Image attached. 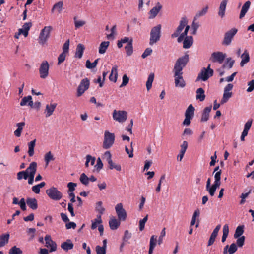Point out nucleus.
<instances>
[{"mask_svg": "<svg viewBox=\"0 0 254 254\" xmlns=\"http://www.w3.org/2000/svg\"><path fill=\"white\" fill-rule=\"evenodd\" d=\"M189 61V55L179 58L175 64L173 70L174 77V83L176 87L184 88L186 86V82L183 77V69Z\"/></svg>", "mask_w": 254, "mask_h": 254, "instance_id": "obj_1", "label": "nucleus"}, {"mask_svg": "<svg viewBox=\"0 0 254 254\" xmlns=\"http://www.w3.org/2000/svg\"><path fill=\"white\" fill-rule=\"evenodd\" d=\"M188 21L186 18H183L180 21L176 31L171 35L172 38L178 37L177 41L179 43L181 42L184 38L187 35L190 29V26L187 24Z\"/></svg>", "mask_w": 254, "mask_h": 254, "instance_id": "obj_2", "label": "nucleus"}, {"mask_svg": "<svg viewBox=\"0 0 254 254\" xmlns=\"http://www.w3.org/2000/svg\"><path fill=\"white\" fill-rule=\"evenodd\" d=\"M53 30L51 26H45L41 30L38 37V43L41 45H44L47 42L50 37V33Z\"/></svg>", "mask_w": 254, "mask_h": 254, "instance_id": "obj_3", "label": "nucleus"}, {"mask_svg": "<svg viewBox=\"0 0 254 254\" xmlns=\"http://www.w3.org/2000/svg\"><path fill=\"white\" fill-rule=\"evenodd\" d=\"M161 26L160 24H159L151 29L149 40L150 45H153L160 40L161 37Z\"/></svg>", "mask_w": 254, "mask_h": 254, "instance_id": "obj_4", "label": "nucleus"}, {"mask_svg": "<svg viewBox=\"0 0 254 254\" xmlns=\"http://www.w3.org/2000/svg\"><path fill=\"white\" fill-rule=\"evenodd\" d=\"M213 74V70L210 68V64H209L207 68H203L200 73L198 74L196 81L202 80L205 81L208 79L212 76Z\"/></svg>", "mask_w": 254, "mask_h": 254, "instance_id": "obj_5", "label": "nucleus"}, {"mask_svg": "<svg viewBox=\"0 0 254 254\" xmlns=\"http://www.w3.org/2000/svg\"><path fill=\"white\" fill-rule=\"evenodd\" d=\"M115 139V134L108 130L105 131L103 147L107 149L112 146Z\"/></svg>", "mask_w": 254, "mask_h": 254, "instance_id": "obj_6", "label": "nucleus"}, {"mask_svg": "<svg viewBox=\"0 0 254 254\" xmlns=\"http://www.w3.org/2000/svg\"><path fill=\"white\" fill-rule=\"evenodd\" d=\"M238 32L237 29L233 28L225 33L222 44L224 46H229L231 44L232 40Z\"/></svg>", "mask_w": 254, "mask_h": 254, "instance_id": "obj_7", "label": "nucleus"}, {"mask_svg": "<svg viewBox=\"0 0 254 254\" xmlns=\"http://www.w3.org/2000/svg\"><path fill=\"white\" fill-rule=\"evenodd\" d=\"M46 192L47 195L51 199L54 200H59L63 197L62 192L60 191L57 188L54 187H52L49 189H47Z\"/></svg>", "mask_w": 254, "mask_h": 254, "instance_id": "obj_8", "label": "nucleus"}, {"mask_svg": "<svg viewBox=\"0 0 254 254\" xmlns=\"http://www.w3.org/2000/svg\"><path fill=\"white\" fill-rule=\"evenodd\" d=\"M50 65L48 62L44 60L40 64L39 72L40 77L42 79L46 78L49 75Z\"/></svg>", "mask_w": 254, "mask_h": 254, "instance_id": "obj_9", "label": "nucleus"}, {"mask_svg": "<svg viewBox=\"0 0 254 254\" xmlns=\"http://www.w3.org/2000/svg\"><path fill=\"white\" fill-rule=\"evenodd\" d=\"M113 118L119 123H124L127 118V113L125 111L114 110L113 112Z\"/></svg>", "mask_w": 254, "mask_h": 254, "instance_id": "obj_10", "label": "nucleus"}, {"mask_svg": "<svg viewBox=\"0 0 254 254\" xmlns=\"http://www.w3.org/2000/svg\"><path fill=\"white\" fill-rule=\"evenodd\" d=\"M233 85L231 83L228 84L224 88L223 97L220 101V104L223 105L226 103L232 96V92L231 91L233 89Z\"/></svg>", "mask_w": 254, "mask_h": 254, "instance_id": "obj_11", "label": "nucleus"}, {"mask_svg": "<svg viewBox=\"0 0 254 254\" xmlns=\"http://www.w3.org/2000/svg\"><path fill=\"white\" fill-rule=\"evenodd\" d=\"M89 85L90 81L87 78L82 79L77 88V96H81L89 88Z\"/></svg>", "mask_w": 254, "mask_h": 254, "instance_id": "obj_12", "label": "nucleus"}, {"mask_svg": "<svg viewBox=\"0 0 254 254\" xmlns=\"http://www.w3.org/2000/svg\"><path fill=\"white\" fill-rule=\"evenodd\" d=\"M226 57V54L222 52H215L212 53L209 60L213 63L222 64Z\"/></svg>", "mask_w": 254, "mask_h": 254, "instance_id": "obj_13", "label": "nucleus"}, {"mask_svg": "<svg viewBox=\"0 0 254 254\" xmlns=\"http://www.w3.org/2000/svg\"><path fill=\"white\" fill-rule=\"evenodd\" d=\"M115 208L119 220L125 221L127 218V212L124 209L122 203H118Z\"/></svg>", "mask_w": 254, "mask_h": 254, "instance_id": "obj_14", "label": "nucleus"}, {"mask_svg": "<svg viewBox=\"0 0 254 254\" xmlns=\"http://www.w3.org/2000/svg\"><path fill=\"white\" fill-rule=\"evenodd\" d=\"M45 241V247L50 249V252H55L57 250V245L56 243L52 240L49 235H46L44 238Z\"/></svg>", "mask_w": 254, "mask_h": 254, "instance_id": "obj_15", "label": "nucleus"}, {"mask_svg": "<svg viewBox=\"0 0 254 254\" xmlns=\"http://www.w3.org/2000/svg\"><path fill=\"white\" fill-rule=\"evenodd\" d=\"M57 105V103H50V104L46 105L44 112L46 117H49L53 114Z\"/></svg>", "mask_w": 254, "mask_h": 254, "instance_id": "obj_16", "label": "nucleus"}, {"mask_svg": "<svg viewBox=\"0 0 254 254\" xmlns=\"http://www.w3.org/2000/svg\"><path fill=\"white\" fill-rule=\"evenodd\" d=\"M37 164L35 162H31L29 167L26 169V172L29 176H35L37 170Z\"/></svg>", "mask_w": 254, "mask_h": 254, "instance_id": "obj_17", "label": "nucleus"}, {"mask_svg": "<svg viewBox=\"0 0 254 254\" xmlns=\"http://www.w3.org/2000/svg\"><path fill=\"white\" fill-rule=\"evenodd\" d=\"M32 26V23L30 22L25 23L22 27L18 29L19 32L24 36L25 37H27L28 32L31 27Z\"/></svg>", "mask_w": 254, "mask_h": 254, "instance_id": "obj_18", "label": "nucleus"}, {"mask_svg": "<svg viewBox=\"0 0 254 254\" xmlns=\"http://www.w3.org/2000/svg\"><path fill=\"white\" fill-rule=\"evenodd\" d=\"M183 41V48L185 49H188L190 48L193 42V39L192 36H187L184 38Z\"/></svg>", "mask_w": 254, "mask_h": 254, "instance_id": "obj_19", "label": "nucleus"}, {"mask_svg": "<svg viewBox=\"0 0 254 254\" xmlns=\"http://www.w3.org/2000/svg\"><path fill=\"white\" fill-rule=\"evenodd\" d=\"M118 77V66H114L111 69V72L109 76V80L115 83L117 81Z\"/></svg>", "mask_w": 254, "mask_h": 254, "instance_id": "obj_20", "label": "nucleus"}, {"mask_svg": "<svg viewBox=\"0 0 254 254\" xmlns=\"http://www.w3.org/2000/svg\"><path fill=\"white\" fill-rule=\"evenodd\" d=\"M212 107L210 106L204 108L202 114L201 118V122H206L208 120L209 118V114L211 112Z\"/></svg>", "mask_w": 254, "mask_h": 254, "instance_id": "obj_21", "label": "nucleus"}, {"mask_svg": "<svg viewBox=\"0 0 254 254\" xmlns=\"http://www.w3.org/2000/svg\"><path fill=\"white\" fill-rule=\"evenodd\" d=\"M157 242V236L155 235H152L150 239L148 254H152L154 249L156 245Z\"/></svg>", "mask_w": 254, "mask_h": 254, "instance_id": "obj_22", "label": "nucleus"}, {"mask_svg": "<svg viewBox=\"0 0 254 254\" xmlns=\"http://www.w3.org/2000/svg\"><path fill=\"white\" fill-rule=\"evenodd\" d=\"M20 105L21 106L29 105L31 107L33 106V102L32 101V98L31 96H27L23 98L20 102Z\"/></svg>", "mask_w": 254, "mask_h": 254, "instance_id": "obj_23", "label": "nucleus"}, {"mask_svg": "<svg viewBox=\"0 0 254 254\" xmlns=\"http://www.w3.org/2000/svg\"><path fill=\"white\" fill-rule=\"evenodd\" d=\"M26 203L33 210H36L38 208L37 200L35 198H28L26 199Z\"/></svg>", "mask_w": 254, "mask_h": 254, "instance_id": "obj_24", "label": "nucleus"}, {"mask_svg": "<svg viewBox=\"0 0 254 254\" xmlns=\"http://www.w3.org/2000/svg\"><path fill=\"white\" fill-rule=\"evenodd\" d=\"M109 226L112 230H116L120 225V222L115 217L110 218L109 222Z\"/></svg>", "mask_w": 254, "mask_h": 254, "instance_id": "obj_25", "label": "nucleus"}, {"mask_svg": "<svg viewBox=\"0 0 254 254\" xmlns=\"http://www.w3.org/2000/svg\"><path fill=\"white\" fill-rule=\"evenodd\" d=\"M242 59L240 63V66L243 67L246 64L248 63L250 61V56L249 52L247 50H245L244 53L241 55Z\"/></svg>", "mask_w": 254, "mask_h": 254, "instance_id": "obj_26", "label": "nucleus"}, {"mask_svg": "<svg viewBox=\"0 0 254 254\" xmlns=\"http://www.w3.org/2000/svg\"><path fill=\"white\" fill-rule=\"evenodd\" d=\"M196 99L202 102L205 100V95L204 90L202 88H199L196 91Z\"/></svg>", "mask_w": 254, "mask_h": 254, "instance_id": "obj_27", "label": "nucleus"}, {"mask_svg": "<svg viewBox=\"0 0 254 254\" xmlns=\"http://www.w3.org/2000/svg\"><path fill=\"white\" fill-rule=\"evenodd\" d=\"M85 47L83 45L79 44L77 46L75 57L80 59L82 58Z\"/></svg>", "mask_w": 254, "mask_h": 254, "instance_id": "obj_28", "label": "nucleus"}, {"mask_svg": "<svg viewBox=\"0 0 254 254\" xmlns=\"http://www.w3.org/2000/svg\"><path fill=\"white\" fill-rule=\"evenodd\" d=\"M220 185V181L215 180L213 185H211V189L209 193L211 196H213L214 195L216 189L219 187Z\"/></svg>", "mask_w": 254, "mask_h": 254, "instance_id": "obj_29", "label": "nucleus"}, {"mask_svg": "<svg viewBox=\"0 0 254 254\" xmlns=\"http://www.w3.org/2000/svg\"><path fill=\"white\" fill-rule=\"evenodd\" d=\"M110 44L109 41H104L101 42L99 47V53L101 54H104Z\"/></svg>", "mask_w": 254, "mask_h": 254, "instance_id": "obj_30", "label": "nucleus"}, {"mask_svg": "<svg viewBox=\"0 0 254 254\" xmlns=\"http://www.w3.org/2000/svg\"><path fill=\"white\" fill-rule=\"evenodd\" d=\"M63 5V2L62 1H59L54 4L52 9L53 12H55V14H59L61 13V11L62 10Z\"/></svg>", "mask_w": 254, "mask_h": 254, "instance_id": "obj_31", "label": "nucleus"}, {"mask_svg": "<svg viewBox=\"0 0 254 254\" xmlns=\"http://www.w3.org/2000/svg\"><path fill=\"white\" fill-rule=\"evenodd\" d=\"M61 248L65 251L71 250L73 248V244L70 240H67L66 242L61 244Z\"/></svg>", "mask_w": 254, "mask_h": 254, "instance_id": "obj_32", "label": "nucleus"}, {"mask_svg": "<svg viewBox=\"0 0 254 254\" xmlns=\"http://www.w3.org/2000/svg\"><path fill=\"white\" fill-rule=\"evenodd\" d=\"M9 236L8 233L2 234L0 236V248L3 247L8 242Z\"/></svg>", "mask_w": 254, "mask_h": 254, "instance_id": "obj_33", "label": "nucleus"}, {"mask_svg": "<svg viewBox=\"0 0 254 254\" xmlns=\"http://www.w3.org/2000/svg\"><path fill=\"white\" fill-rule=\"evenodd\" d=\"M102 223L101 215H97L96 218L92 221L91 229L92 230L96 229L98 225H101Z\"/></svg>", "mask_w": 254, "mask_h": 254, "instance_id": "obj_34", "label": "nucleus"}, {"mask_svg": "<svg viewBox=\"0 0 254 254\" xmlns=\"http://www.w3.org/2000/svg\"><path fill=\"white\" fill-rule=\"evenodd\" d=\"M36 143V139L30 141L28 143V153L29 156L31 157L33 156L34 154V147Z\"/></svg>", "mask_w": 254, "mask_h": 254, "instance_id": "obj_35", "label": "nucleus"}, {"mask_svg": "<svg viewBox=\"0 0 254 254\" xmlns=\"http://www.w3.org/2000/svg\"><path fill=\"white\" fill-rule=\"evenodd\" d=\"M154 78V74L151 73L147 78V80L146 83V86L147 91H149L152 87V83Z\"/></svg>", "mask_w": 254, "mask_h": 254, "instance_id": "obj_36", "label": "nucleus"}, {"mask_svg": "<svg viewBox=\"0 0 254 254\" xmlns=\"http://www.w3.org/2000/svg\"><path fill=\"white\" fill-rule=\"evenodd\" d=\"M25 125L24 122H20L16 124L17 129L14 132V135L17 137H20L23 130V127Z\"/></svg>", "mask_w": 254, "mask_h": 254, "instance_id": "obj_37", "label": "nucleus"}, {"mask_svg": "<svg viewBox=\"0 0 254 254\" xmlns=\"http://www.w3.org/2000/svg\"><path fill=\"white\" fill-rule=\"evenodd\" d=\"M95 210L99 213L98 215L101 216L104 214L105 209L103 206V203L102 201H100L96 203Z\"/></svg>", "mask_w": 254, "mask_h": 254, "instance_id": "obj_38", "label": "nucleus"}, {"mask_svg": "<svg viewBox=\"0 0 254 254\" xmlns=\"http://www.w3.org/2000/svg\"><path fill=\"white\" fill-rule=\"evenodd\" d=\"M227 4V0H223L220 5L218 14L219 16H224Z\"/></svg>", "mask_w": 254, "mask_h": 254, "instance_id": "obj_39", "label": "nucleus"}, {"mask_svg": "<svg viewBox=\"0 0 254 254\" xmlns=\"http://www.w3.org/2000/svg\"><path fill=\"white\" fill-rule=\"evenodd\" d=\"M55 160V158L54 155L52 153L51 151H49L46 153L44 156V161L46 163V165L48 166L49 164V162L51 161H54Z\"/></svg>", "mask_w": 254, "mask_h": 254, "instance_id": "obj_40", "label": "nucleus"}, {"mask_svg": "<svg viewBox=\"0 0 254 254\" xmlns=\"http://www.w3.org/2000/svg\"><path fill=\"white\" fill-rule=\"evenodd\" d=\"M132 42L133 40L131 38L129 43H127V45L125 46L126 53L127 56H130L133 53Z\"/></svg>", "mask_w": 254, "mask_h": 254, "instance_id": "obj_41", "label": "nucleus"}, {"mask_svg": "<svg viewBox=\"0 0 254 254\" xmlns=\"http://www.w3.org/2000/svg\"><path fill=\"white\" fill-rule=\"evenodd\" d=\"M250 5L251 2L250 1H246L242 6L239 16H245L250 8Z\"/></svg>", "mask_w": 254, "mask_h": 254, "instance_id": "obj_42", "label": "nucleus"}, {"mask_svg": "<svg viewBox=\"0 0 254 254\" xmlns=\"http://www.w3.org/2000/svg\"><path fill=\"white\" fill-rule=\"evenodd\" d=\"M45 185V182H42L40 184L33 186L32 187V190L35 193L39 194L40 192V189L44 187Z\"/></svg>", "mask_w": 254, "mask_h": 254, "instance_id": "obj_43", "label": "nucleus"}, {"mask_svg": "<svg viewBox=\"0 0 254 254\" xmlns=\"http://www.w3.org/2000/svg\"><path fill=\"white\" fill-rule=\"evenodd\" d=\"M162 5L161 4L158 2L156 4V5L150 11V14H151L152 16H156L157 15L159 11L162 8Z\"/></svg>", "mask_w": 254, "mask_h": 254, "instance_id": "obj_44", "label": "nucleus"}, {"mask_svg": "<svg viewBox=\"0 0 254 254\" xmlns=\"http://www.w3.org/2000/svg\"><path fill=\"white\" fill-rule=\"evenodd\" d=\"M194 108L191 104L189 106L185 112V116L192 118L194 115Z\"/></svg>", "mask_w": 254, "mask_h": 254, "instance_id": "obj_45", "label": "nucleus"}, {"mask_svg": "<svg viewBox=\"0 0 254 254\" xmlns=\"http://www.w3.org/2000/svg\"><path fill=\"white\" fill-rule=\"evenodd\" d=\"M99 59H97L94 61V62L91 63L90 61L88 60L86 62V67L88 69H92L95 68L98 64Z\"/></svg>", "mask_w": 254, "mask_h": 254, "instance_id": "obj_46", "label": "nucleus"}, {"mask_svg": "<svg viewBox=\"0 0 254 254\" xmlns=\"http://www.w3.org/2000/svg\"><path fill=\"white\" fill-rule=\"evenodd\" d=\"M243 232H244V230H243V227L242 226H239L237 227L236 229V231H235V234L234 235V237L235 238H239L243 234Z\"/></svg>", "mask_w": 254, "mask_h": 254, "instance_id": "obj_47", "label": "nucleus"}, {"mask_svg": "<svg viewBox=\"0 0 254 254\" xmlns=\"http://www.w3.org/2000/svg\"><path fill=\"white\" fill-rule=\"evenodd\" d=\"M17 179L20 180L22 179L26 180L28 178V175L27 174L26 171H20L17 175Z\"/></svg>", "mask_w": 254, "mask_h": 254, "instance_id": "obj_48", "label": "nucleus"}, {"mask_svg": "<svg viewBox=\"0 0 254 254\" xmlns=\"http://www.w3.org/2000/svg\"><path fill=\"white\" fill-rule=\"evenodd\" d=\"M9 254H22V251L19 248L16 246L12 247L9 251Z\"/></svg>", "mask_w": 254, "mask_h": 254, "instance_id": "obj_49", "label": "nucleus"}, {"mask_svg": "<svg viewBox=\"0 0 254 254\" xmlns=\"http://www.w3.org/2000/svg\"><path fill=\"white\" fill-rule=\"evenodd\" d=\"M148 220V215H147L144 218L139 220V230L142 231L144 230L145 224Z\"/></svg>", "mask_w": 254, "mask_h": 254, "instance_id": "obj_50", "label": "nucleus"}, {"mask_svg": "<svg viewBox=\"0 0 254 254\" xmlns=\"http://www.w3.org/2000/svg\"><path fill=\"white\" fill-rule=\"evenodd\" d=\"M80 181L82 184L87 185L89 184L88 177L85 173L81 174L80 177Z\"/></svg>", "mask_w": 254, "mask_h": 254, "instance_id": "obj_51", "label": "nucleus"}, {"mask_svg": "<svg viewBox=\"0 0 254 254\" xmlns=\"http://www.w3.org/2000/svg\"><path fill=\"white\" fill-rule=\"evenodd\" d=\"M109 165V168L110 169H115L117 171H120L121 170V167L120 165L115 164L112 160H110L108 162Z\"/></svg>", "mask_w": 254, "mask_h": 254, "instance_id": "obj_52", "label": "nucleus"}, {"mask_svg": "<svg viewBox=\"0 0 254 254\" xmlns=\"http://www.w3.org/2000/svg\"><path fill=\"white\" fill-rule=\"evenodd\" d=\"M75 26L76 28H78L81 26H83L86 23V22L82 20H78L76 17L74 18Z\"/></svg>", "mask_w": 254, "mask_h": 254, "instance_id": "obj_53", "label": "nucleus"}, {"mask_svg": "<svg viewBox=\"0 0 254 254\" xmlns=\"http://www.w3.org/2000/svg\"><path fill=\"white\" fill-rule=\"evenodd\" d=\"M237 250V247L236 244L232 243L230 245L228 252L229 254H233L235 253Z\"/></svg>", "mask_w": 254, "mask_h": 254, "instance_id": "obj_54", "label": "nucleus"}, {"mask_svg": "<svg viewBox=\"0 0 254 254\" xmlns=\"http://www.w3.org/2000/svg\"><path fill=\"white\" fill-rule=\"evenodd\" d=\"M116 25H114L112 26L111 28V33L107 35V37L108 39H113L115 38V35H116Z\"/></svg>", "mask_w": 254, "mask_h": 254, "instance_id": "obj_55", "label": "nucleus"}, {"mask_svg": "<svg viewBox=\"0 0 254 254\" xmlns=\"http://www.w3.org/2000/svg\"><path fill=\"white\" fill-rule=\"evenodd\" d=\"M217 235H218V234H217L214 232H212V233L210 236V237L209 238V240L208 241V246H211L214 243L215 238H216Z\"/></svg>", "mask_w": 254, "mask_h": 254, "instance_id": "obj_56", "label": "nucleus"}, {"mask_svg": "<svg viewBox=\"0 0 254 254\" xmlns=\"http://www.w3.org/2000/svg\"><path fill=\"white\" fill-rule=\"evenodd\" d=\"M103 166V163L100 159V158H98L97 160L96 164L95 165L94 167L97 171H100Z\"/></svg>", "mask_w": 254, "mask_h": 254, "instance_id": "obj_57", "label": "nucleus"}, {"mask_svg": "<svg viewBox=\"0 0 254 254\" xmlns=\"http://www.w3.org/2000/svg\"><path fill=\"white\" fill-rule=\"evenodd\" d=\"M67 53L62 52L58 57V64L59 65L62 63L64 62L65 59V57L66 56Z\"/></svg>", "mask_w": 254, "mask_h": 254, "instance_id": "obj_58", "label": "nucleus"}, {"mask_svg": "<svg viewBox=\"0 0 254 254\" xmlns=\"http://www.w3.org/2000/svg\"><path fill=\"white\" fill-rule=\"evenodd\" d=\"M106 249L101 247L100 246H97L96 247V252L97 254H106Z\"/></svg>", "mask_w": 254, "mask_h": 254, "instance_id": "obj_59", "label": "nucleus"}, {"mask_svg": "<svg viewBox=\"0 0 254 254\" xmlns=\"http://www.w3.org/2000/svg\"><path fill=\"white\" fill-rule=\"evenodd\" d=\"M77 184L74 183L69 182L67 184V187L68 188V192H73V191L75 189Z\"/></svg>", "mask_w": 254, "mask_h": 254, "instance_id": "obj_60", "label": "nucleus"}, {"mask_svg": "<svg viewBox=\"0 0 254 254\" xmlns=\"http://www.w3.org/2000/svg\"><path fill=\"white\" fill-rule=\"evenodd\" d=\"M26 201H25V200L24 198H22L19 201V206L21 210L23 211H25L26 210Z\"/></svg>", "mask_w": 254, "mask_h": 254, "instance_id": "obj_61", "label": "nucleus"}, {"mask_svg": "<svg viewBox=\"0 0 254 254\" xmlns=\"http://www.w3.org/2000/svg\"><path fill=\"white\" fill-rule=\"evenodd\" d=\"M152 52V50L150 48H146L144 52L141 55L142 58L144 59L146 58L148 56L150 55Z\"/></svg>", "mask_w": 254, "mask_h": 254, "instance_id": "obj_62", "label": "nucleus"}, {"mask_svg": "<svg viewBox=\"0 0 254 254\" xmlns=\"http://www.w3.org/2000/svg\"><path fill=\"white\" fill-rule=\"evenodd\" d=\"M69 46V40H67L64 44L63 47V52L64 53H68Z\"/></svg>", "mask_w": 254, "mask_h": 254, "instance_id": "obj_63", "label": "nucleus"}, {"mask_svg": "<svg viewBox=\"0 0 254 254\" xmlns=\"http://www.w3.org/2000/svg\"><path fill=\"white\" fill-rule=\"evenodd\" d=\"M248 85L249 87L247 89L248 92H251L254 89V80H252L248 82Z\"/></svg>", "mask_w": 254, "mask_h": 254, "instance_id": "obj_64", "label": "nucleus"}]
</instances>
